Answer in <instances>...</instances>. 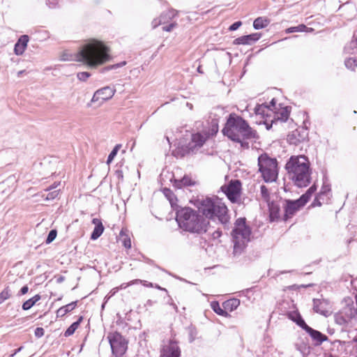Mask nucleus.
<instances>
[{"mask_svg":"<svg viewBox=\"0 0 357 357\" xmlns=\"http://www.w3.org/2000/svg\"><path fill=\"white\" fill-rule=\"evenodd\" d=\"M110 59L109 48L101 41L91 39L81 46L75 55V60L96 68Z\"/></svg>","mask_w":357,"mask_h":357,"instance_id":"obj_1","label":"nucleus"},{"mask_svg":"<svg viewBox=\"0 0 357 357\" xmlns=\"http://www.w3.org/2000/svg\"><path fill=\"white\" fill-rule=\"evenodd\" d=\"M222 133L231 140L240 143L242 147L247 149L249 145L244 140L255 138L256 135L255 131L252 129L248 122L235 114H229L222 129Z\"/></svg>","mask_w":357,"mask_h":357,"instance_id":"obj_2","label":"nucleus"},{"mask_svg":"<svg viewBox=\"0 0 357 357\" xmlns=\"http://www.w3.org/2000/svg\"><path fill=\"white\" fill-rule=\"evenodd\" d=\"M176 220L181 229L192 234H204L209 225L208 220L190 207L178 210Z\"/></svg>","mask_w":357,"mask_h":357,"instance_id":"obj_3","label":"nucleus"},{"mask_svg":"<svg viewBox=\"0 0 357 357\" xmlns=\"http://www.w3.org/2000/svg\"><path fill=\"white\" fill-rule=\"evenodd\" d=\"M285 168L289 178L298 187H306L310 184V162L305 155H292L287 161Z\"/></svg>","mask_w":357,"mask_h":357,"instance_id":"obj_4","label":"nucleus"},{"mask_svg":"<svg viewBox=\"0 0 357 357\" xmlns=\"http://www.w3.org/2000/svg\"><path fill=\"white\" fill-rule=\"evenodd\" d=\"M251 229L246 225L245 218H238L231 231L232 241L234 243V255H241L250 241Z\"/></svg>","mask_w":357,"mask_h":357,"instance_id":"obj_5","label":"nucleus"},{"mask_svg":"<svg viewBox=\"0 0 357 357\" xmlns=\"http://www.w3.org/2000/svg\"><path fill=\"white\" fill-rule=\"evenodd\" d=\"M259 170L265 182L275 181L278 175V161L271 158L267 154H261L258 158Z\"/></svg>","mask_w":357,"mask_h":357,"instance_id":"obj_6","label":"nucleus"},{"mask_svg":"<svg viewBox=\"0 0 357 357\" xmlns=\"http://www.w3.org/2000/svg\"><path fill=\"white\" fill-rule=\"evenodd\" d=\"M107 339L113 354L116 357H121L126 351L128 342L118 332L109 333Z\"/></svg>","mask_w":357,"mask_h":357,"instance_id":"obj_7","label":"nucleus"},{"mask_svg":"<svg viewBox=\"0 0 357 357\" xmlns=\"http://www.w3.org/2000/svg\"><path fill=\"white\" fill-rule=\"evenodd\" d=\"M215 206L219 210H222V206L218 205V197H206L199 202L198 206L199 212L206 220L207 218L213 220L215 213H213V208Z\"/></svg>","mask_w":357,"mask_h":357,"instance_id":"obj_8","label":"nucleus"},{"mask_svg":"<svg viewBox=\"0 0 357 357\" xmlns=\"http://www.w3.org/2000/svg\"><path fill=\"white\" fill-rule=\"evenodd\" d=\"M241 189V183L238 180L231 181L228 185H224L221 187L222 191L232 203L237 202L240 196Z\"/></svg>","mask_w":357,"mask_h":357,"instance_id":"obj_9","label":"nucleus"},{"mask_svg":"<svg viewBox=\"0 0 357 357\" xmlns=\"http://www.w3.org/2000/svg\"><path fill=\"white\" fill-rule=\"evenodd\" d=\"M305 205V203L301 198L296 200L286 199L283 206L284 211V220L287 221L289 218H292Z\"/></svg>","mask_w":357,"mask_h":357,"instance_id":"obj_10","label":"nucleus"},{"mask_svg":"<svg viewBox=\"0 0 357 357\" xmlns=\"http://www.w3.org/2000/svg\"><path fill=\"white\" fill-rule=\"evenodd\" d=\"M308 132L306 128L302 127L293 130L287 135V142L289 144L298 146L307 140Z\"/></svg>","mask_w":357,"mask_h":357,"instance_id":"obj_11","label":"nucleus"},{"mask_svg":"<svg viewBox=\"0 0 357 357\" xmlns=\"http://www.w3.org/2000/svg\"><path fill=\"white\" fill-rule=\"evenodd\" d=\"M275 100L273 98L270 102V105L263 103L261 105H257L255 108V114L256 116H259L262 119H265L267 121V117L271 116L273 114L274 110H276Z\"/></svg>","mask_w":357,"mask_h":357,"instance_id":"obj_12","label":"nucleus"},{"mask_svg":"<svg viewBox=\"0 0 357 357\" xmlns=\"http://www.w3.org/2000/svg\"><path fill=\"white\" fill-rule=\"evenodd\" d=\"M115 92H116L115 89L108 86H105L102 89L97 90L94 93L91 102H96L100 100H101L102 101L109 100L114 96Z\"/></svg>","mask_w":357,"mask_h":357,"instance_id":"obj_13","label":"nucleus"},{"mask_svg":"<svg viewBox=\"0 0 357 357\" xmlns=\"http://www.w3.org/2000/svg\"><path fill=\"white\" fill-rule=\"evenodd\" d=\"M181 349L178 344L174 341H169L167 344L163 346L160 351V357H180Z\"/></svg>","mask_w":357,"mask_h":357,"instance_id":"obj_14","label":"nucleus"},{"mask_svg":"<svg viewBox=\"0 0 357 357\" xmlns=\"http://www.w3.org/2000/svg\"><path fill=\"white\" fill-rule=\"evenodd\" d=\"M218 205L222 206V210H219L216 206L213 208V213H215L214 219L217 218L220 222L226 226L229 222V215L228 214V209L224 202L218 198Z\"/></svg>","mask_w":357,"mask_h":357,"instance_id":"obj_15","label":"nucleus"},{"mask_svg":"<svg viewBox=\"0 0 357 357\" xmlns=\"http://www.w3.org/2000/svg\"><path fill=\"white\" fill-rule=\"evenodd\" d=\"M206 140V137L203 135L200 132L192 134L191 136V140L187 146L188 152H196L199 149H200L204 145Z\"/></svg>","mask_w":357,"mask_h":357,"instance_id":"obj_16","label":"nucleus"},{"mask_svg":"<svg viewBox=\"0 0 357 357\" xmlns=\"http://www.w3.org/2000/svg\"><path fill=\"white\" fill-rule=\"evenodd\" d=\"M311 337L313 341L315 342V345H320L324 342L328 340V337L324 334L321 333L319 331L314 330L309 326L305 327L304 330Z\"/></svg>","mask_w":357,"mask_h":357,"instance_id":"obj_17","label":"nucleus"},{"mask_svg":"<svg viewBox=\"0 0 357 357\" xmlns=\"http://www.w3.org/2000/svg\"><path fill=\"white\" fill-rule=\"evenodd\" d=\"M261 35L259 33H254L250 35L243 36L234 40V45H252L257 41Z\"/></svg>","mask_w":357,"mask_h":357,"instance_id":"obj_18","label":"nucleus"},{"mask_svg":"<svg viewBox=\"0 0 357 357\" xmlns=\"http://www.w3.org/2000/svg\"><path fill=\"white\" fill-rule=\"evenodd\" d=\"M328 302L325 299H313V310L314 312L319 313L324 316H328V310L327 307Z\"/></svg>","mask_w":357,"mask_h":357,"instance_id":"obj_19","label":"nucleus"},{"mask_svg":"<svg viewBox=\"0 0 357 357\" xmlns=\"http://www.w3.org/2000/svg\"><path fill=\"white\" fill-rule=\"evenodd\" d=\"M29 40V38L27 35H22L20 37L14 47V52L16 55H22L24 52Z\"/></svg>","mask_w":357,"mask_h":357,"instance_id":"obj_20","label":"nucleus"},{"mask_svg":"<svg viewBox=\"0 0 357 357\" xmlns=\"http://www.w3.org/2000/svg\"><path fill=\"white\" fill-rule=\"evenodd\" d=\"M92 223L95 225V227L91 235V239L96 240L102 235L105 228L100 219L93 218Z\"/></svg>","mask_w":357,"mask_h":357,"instance_id":"obj_21","label":"nucleus"},{"mask_svg":"<svg viewBox=\"0 0 357 357\" xmlns=\"http://www.w3.org/2000/svg\"><path fill=\"white\" fill-rule=\"evenodd\" d=\"M288 317L302 329L305 330V327L307 326L299 312L296 311L291 312L289 313Z\"/></svg>","mask_w":357,"mask_h":357,"instance_id":"obj_22","label":"nucleus"},{"mask_svg":"<svg viewBox=\"0 0 357 357\" xmlns=\"http://www.w3.org/2000/svg\"><path fill=\"white\" fill-rule=\"evenodd\" d=\"M194 184L191 178L185 175L181 179H174V186L177 188H181L184 186H190Z\"/></svg>","mask_w":357,"mask_h":357,"instance_id":"obj_23","label":"nucleus"},{"mask_svg":"<svg viewBox=\"0 0 357 357\" xmlns=\"http://www.w3.org/2000/svg\"><path fill=\"white\" fill-rule=\"evenodd\" d=\"M58 185H59V183L58 184L54 183V185H52L50 186L49 188H47V189H45V192H48V191H50V192L48 193H47L46 195L43 194L41 195L42 197H43L47 201H50V200L54 199L59 195V190H53L55 189Z\"/></svg>","mask_w":357,"mask_h":357,"instance_id":"obj_24","label":"nucleus"},{"mask_svg":"<svg viewBox=\"0 0 357 357\" xmlns=\"http://www.w3.org/2000/svg\"><path fill=\"white\" fill-rule=\"evenodd\" d=\"M273 113L275 114V120H279L282 122H285L287 121L289 116L290 111L287 107H285L282 108L280 112H275V110H274Z\"/></svg>","mask_w":357,"mask_h":357,"instance_id":"obj_25","label":"nucleus"},{"mask_svg":"<svg viewBox=\"0 0 357 357\" xmlns=\"http://www.w3.org/2000/svg\"><path fill=\"white\" fill-rule=\"evenodd\" d=\"M167 15H168V18H172L174 17V11H169L166 14H162L159 19H154L151 23L153 29H155L160 24L165 23L167 20Z\"/></svg>","mask_w":357,"mask_h":357,"instance_id":"obj_26","label":"nucleus"},{"mask_svg":"<svg viewBox=\"0 0 357 357\" xmlns=\"http://www.w3.org/2000/svg\"><path fill=\"white\" fill-rule=\"evenodd\" d=\"M351 319V317L344 314L343 312H340L334 315L335 322L340 326H344L347 324L348 321Z\"/></svg>","mask_w":357,"mask_h":357,"instance_id":"obj_27","label":"nucleus"},{"mask_svg":"<svg viewBox=\"0 0 357 357\" xmlns=\"http://www.w3.org/2000/svg\"><path fill=\"white\" fill-rule=\"evenodd\" d=\"M240 305V300L238 298L229 299L223 303V307L226 312L228 310L232 312L236 310Z\"/></svg>","mask_w":357,"mask_h":357,"instance_id":"obj_28","label":"nucleus"},{"mask_svg":"<svg viewBox=\"0 0 357 357\" xmlns=\"http://www.w3.org/2000/svg\"><path fill=\"white\" fill-rule=\"evenodd\" d=\"M77 305V302H72L69 304H67L61 307H60L57 311H56V316L59 317H63L64 315H66L68 312H71L73 310L75 309V307H76Z\"/></svg>","mask_w":357,"mask_h":357,"instance_id":"obj_29","label":"nucleus"},{"mask_svg":"<svg viewBox=\"0 0 357 357\" xmlns=\"http://www.w3.org/2000/svg\"><path fill=\"white\" fill-rule=\"evenodd\" d=\"M270 23V20L266 17H259L254 20L253 27L259 30L266 27Z\"/></svg>","mask_w":357,"mask_h":357,"instance_id":"obj_30","label":"nucleus"},{"mask_svg":"<svg viewBox=\"0 0 357 357\" xmlns=\"http://www.w3.org/2000/svg\"><path fill=\"white\" fill-rule=\"evenodd\" d=\"M40 296L39 294L35 295L33 297L26 301L22 304V309L24 310H28L31 309L38 301L40 300Z\"/></svg>","mask_w":357,"mask_h":357,"instance_id":"obj_31","label":"nucleus"},{"mask_svg":"<svg viewBox=\"0 0 357 357\" xmlns=\"http://www.w3.org/2000/svg\"><path fill=\"white\" fill-rule=\"evenodd\" d=\"M82 319H83V317H80L76 321L73 323L65 331L64 335L66 337L72 335L75 333V331L77 329V328L79 327Z\"/></svg>","mask_w":357,"mask_h":357,"instance_id":"obj_32","label":"nucleus"},{"mask_svg":"<svg viewBox=\"0 0 357 357\" xmlns=\"http://www.w3.org/2000/svg\"><path fill=\"white\" fill-rule=\"evenodd\" d=\"M344 52L347 54H354L357 52V38L351 40L345 47Z\"/></svg>","mask_w":357,"mask_h":357,"instance_id":"obj_33","label":"nucleus"},{"mask_svg":"<svg viewBox=\"0 0 357 357\" xmlns=\"http://www.w3.org/2000/svg\"><path fill=\"white\" fill-rule=\"evenodd\" d=\"M213 310L219 315L227 317L228 313L225 309H222L218 301H213L211 304Z\"/></svg>","mask_w":357,"mask_h":357,"instance_id":"obj_34","label":"nucleus"},{"mask_svg":"<svg viewBox=\"0 0 357 357\" xmlns=\"http://www.w3.org/2000/svg\"><path fill=\"white\" fill-rule=\"evenodd\" d=\"M317 187L315 185H312L305 194L301 196V199L306 204L310 199L312 195L316 191Z\"/></svg>","mask_w":357,"mask_h":357,"instance_id":"obj_35","label":"nucleus"},{"mask_svg":"<svg viewBox=\"0 0 357 357\" xmlns=\"http://www.w3.org/2000/svg\"><path fill=\"white\" fill-rule=\"evenodd\" d=\"M306 26L304 24H300L297 26H291L286 29V33H291L294 32H303L306 29Z\"/></svg>","mask_w":357,"mask_h":357,"instance_id":"obj_36","label":"nucleus"},{"mask_svg":"<svg viewBox=\"0 0 357 357\" xmlns=\"http://www.w3.org/2000/svg\"><path fill=\"white\" fill-rule=\"evenodd\" d=\"M344 64L348 69L354 70L357 67V61L354 58H349L345 60Z\"/></svg>","mask_w":357,"mask_h":357,"instance_id":"obj_37","label":"nucleus"},{"mask_svg":"<svg viewBox=\"0 0 357 357\" xmlns=\"http://www.w3.org/2000/svg\"><path fill=\"white\" fill-rule=\"evenodd\" d=\"M120 147H121V144H116L114 146L113 150L110 152V153L108 155L107 160V164H109L110 162H112V161L113 160L114 157L116 155Z\"/></svg>","mask_w":357,"mask_h":357,"instance_id":"obj_38","label":"nucleus"},{"mask_svg":"<svg viewBox=\"0 0 357 357\" xmlns=\"http://www.w3.org/2000/svg\"><path fill=\"white\" fill-rule=\"evenodd\" d=\"M197 331L196 328L193 326H190L188 328V335H189V342H192L197 337Z\"/></svg>","mask_w":357,"mask_h":357,"instance_id":"obj_39","label":"nucleus"},{"mask_svg":"<svg viewBox=\"0 0 357 357\" xmlns=\"http://www.w3.org/2000/svg\"><path fill=\"white\" fill-rule=\"evenodd\" d=\"M10 297V290L8 288L4 289L0 293V304Z\"/></svg>","mask_w":357,"mask_h":357,"instance_id":"obj_40","label":"nucleus"},{"mask_svg":"<svg viewBox=\"0 0 357 357\" xmlns=\"http://www.w3.org/2000/svg\"><path fill=\"white\" fill-rule=\"evenodd\" d=\"M331 191V186L328 184L324 183L321 191L319 194V199H321L322 196L326 195Z\"/></svg>","mask_w":357,"mask_h":357,"instance_id":"obj_41","label":"nucleus"},{"mask_svg":"<svg viewBox=\"0 0 357 357\" xmlns=\"http://www.w3.org/2000/svg\"><path fill=\"white\" fill-rule=\"evenodd\" d=\"M260 192H261V195L262 198L264 200L268 201L269 199V197H270L269 192H268V188L264 185H261Z\"/></svg>","mask_w":357,"mask_h":357,"instance_id":"obj_42","label":"nucleus"},{"mask_svg":"<svg viewBox=\"0 0 357 357\" xmlns=\"http://www.w3.org/2000/svg\"><path fill=\"white\" fill-rule=\"evenodd\" d=\"M56 235H57L56 230L52 229L47 235V237L45 241L46 243L49 244V243H52L56 238Z\"/></svg>","mask_w":357,"mask_h":357,"instance_id":"obj_43","label":"nucleus"},{"mask_svg":"<svg viewBox=\"0 0 357 357\" xmlns=\"http://www.w3.org/2000/svg\"><path fill=\"white\" fill-rule=\"evenodd\" d=\"M91 76L89 72H80L77 74V77L82 82H86L87 79Z\"/></svg>","mask_w":357,"mask_h":357,"instance_id":"obj_44","label":"nucleus"},{"mask_svg":"<svg viewBox=\"0 0 357 357\" xmlns=\"http://www.w3.org/2000/svg\"><path fill=\"white\" fill-rule=\"evenodd\" d=\"M126 64V61H123V62L114 64V65H111V66H107V67L104 68L102 69V72L110 70H113V69H116L118 68H120V67H122V66H125Z\"/></svg>","mask_w":357,"mask_h":357,"instance_id":"obj_45","label":"nucleus"},{"mask_svg":"<svg viewBox=\"0 0 357 357\" xmlns=\"http://www.w3.org/2000/svg\"><path fill=\"white\" fill-rule=\"evenodd\" d=\"M45 331L41 327H38L35 329L34 335L36 337L40 338L44 335Z\"/></svg>","mask_w":357,"mask_h":357,"instance_id":"obj_46","label":"nucleus"},{"mask_svg":"<svg viewBox=\"0 0 357 357\" xmlns=\"http://www.w3.org/2000/svg\"><path fill=\"white\" fill-rule=\"evenodd\" d=\"M242 24V22L241 21H237L233 23L229 28V31H236L237 30Z\"/></svg>","mask_w":357,"mask_h":357,"instance_id":"obj_47","label":"nucleus"},{"mask_svg":"<svg viewBox=\"0 0 357 357\" xmlns=\"http://www.w3.org/2000/svg\"><path fill=\"white\" fill-rule=\"evenodd\" d=\"M46 4L50 8H56L58 5V0H46Z\"/></svg>","mask_w":357,"mask_h":357,"instance_id":"obj_48","label":"nucleus"},{"mask_svg":"<svg viewBox=\"0 0 357 357\" xmlns=\"http://www.w3.org/2000/svg\"><path fill=\"white\" fill-rule=\"evenodd\" d=\"M177 24L176 23H171L167 26H165L162 27V30L165 31L169 32L171 31Z\"/></svg>","mask_w":357,"mask_h":357,"instance_id":"obj_49","label":"nucleus"},{"mask_svg":"<svg viewBox=\"0 0 357 357\" xmlns=\"http://www.w3.org/2000/svg\"><path fill=\"white\" fill-rule=\"evenodd\" d=\"M123 245L126 248H131V241L129 238L127 236L124 238L123 239Z\"/></svg>","mask_w":357,"mask_h":357,"instance_id":"obj_50","label":"nucleus"},{"mask_svg":"<svg viewBox=\"0 0 357 357\" xmlns=\"http://www.w3.org/2000/svg\"><path fill=\"white\" fill-rule=\"evenodd\" d=\"M222 235V231H220L219 229L215 231L214 232H213L212 234V236L214 239H216V238H218L221 236Z\"/></svg>","mask_w":357,"mask_h":357,"instance_id":"obj_51","label":"nucleus"},{"mask_svg":"<svg viewBox=\"0 0 357 357\" xmlns=\"http://www.w3.org/2000/svg\"><path fill=\"white\" fill-rule=\"evenodd\" d=\"M29 291V287L27 285L22 287L20 291L19 295H24Z\"/></svg>","mask_w":357,"mask_h":357,"instance_id":"obj_52","label":"nucleus"},{"mask_svg":"<svg viewBox=\"0 0 357 357\" xmlns=\"http://www.w3.org/2000/svg\"><path fill=\"white\" fill-rule=\"evenodd\" d=\"M164 194L171 201V195H172V191L169 189L165 188Z\"/></svg>","mask_w":357,"mask_h":357,"instance_id":"obj_53","label":"nucleus"},{"mask_svg":"<svg viewBox=\"0 0 357 357\" xmlns=\"http://www.w3.org/2000/svg\"><path fill=\"white\" fill-rule=\"evenodd\" d=\"M141 284L142 285H144V287H153V284L151 283V282H149L146 280H142L141 281Z\"/></svg>","mask_w":357,"mask_h":357,"instance_id":"obj_54","label":"nucleus"},{"mask_svg":"<svg viewBox=\"0 0 357 357\" xmlns=\"http://www.w3.org/2000/svg\"><path fill=\"white\" fill-rule=\"evenodd\" d=\"M115 174L116 176H117V178L119 179H122L123 178V172L121 170H116L115 172Z\"/></svg>","mask_w":357,"mask_h":357,"instance_id":"obj_55","label":"nucleus"},{"mask_svg":"<svg viewBox=\"0 0 357 357\" xmlns=\"http://www.w3.org/2000/svg\"><path fill=\"white\" fill-rule=\"evenodd\" d=\"M141 281H142V280H140V279H135V280H133L130 281L129 282V284L130 286V285L138 284V283L141 284Z\"/></svg>","mask_w":357,"mask_h":357,"instance_id":"obj_56","label":"nucleus"},{"mask_svg":"<svg viewBox=\"0 0 357 357\" xmlns=\"http://www.w3.org/2000/svg\"><path fill=\"white\" fill-rule=\"evenodd\" d=\"M153 287H155V289H158L159 290L167 292V290L165 288L161 287L160 285H158L157 284H153Z\"/></svg>","mask_w":357,"mask_h":357,"instance_id":"obj_57","label":"nucleus"},{"mask_svg":"<svg viewBox=\"0 0 357 357\" xmlns=\"http://www.w3.org/2000/svg\"><path fill=\"white\" fill-rule=\"evenodd\" d=\"M129 286H130L129 282H128V283L121 284L119 287V289H123L127 288Z\"/></svg>","mask_w":357,"mask_h":357,"instance_id":"obj_58","label":"nucleus"},{"mask_svg":"<svg viewBox=\"0 0 357 357\" xmlns=\"http://www.w3.org/2000/svg\"><path fill=\"white\" fill-rule=\"evenodd\" d=\"M119 290V287H115L112 289L110 291L111 296H114Z\"/></svg>","mask_w":357,"mask_h":357,"instance_id":"obj_59","label":"nucleus"},{"mask_svg":"<svg viewBox=\"0 0 357 357\" xmlns=\"http://www.w3.org/2000/svg\"><path fill=\"white\" fill-rule=\"evenodd\" d=\"M314 206V205H317V206H321V203L319 202V199L318 198H316L315 200L314 201L313 204H312Z\"/></svg>","mask_w":357,"mask_h":357,"instance_id":"obj_60","label":"nucleus"},{"mask_svg":"<svg viewBox=\"0 0 357 357\" xmlns=\"http://www.w3.org/2000/svg\"><path fill=\"white\" fill-rule=\"evenodd\" d=\"M24 73H25V70H20V71H18V72H17V77H22V75Z\"/></svg>","mask_w":357,"mask_h":357,"instance_id":"obj_61","label":"nucleus"},{"mask_svg":"<svg viewBox=\"0 0 357 357\" xmlns=\"http://www.w3.org/2000/svg\"><path fill=\"white\" fill-rule=\"evenodd\" d=\"M63 280H64L63 277L61 276V277H59V278L57 279V282H63Z\"/></svg>","mask_w":357,"mask_h":357,"instance_id":"obj_62","label":"nucleus"},{"mask_svg":"<svg viewBox=\"0 0 357 357\" xmlns=\"http://www.w3.org/2000/svg\"><path fill=\"white\" fill-rule=\"evenodd\" d=\"M22 349V347H21L18 348L17 349H16V350L15 351V352H14V354H16L17 352H19L20 351H21V349Z\"/></svg>","mask_w":357,"mask_h":357,"instance_id":"obj_63","label":"nucleus"},{"mask_svg":"<svg viewBox=\"0 0 357 357\" xmlns=\"http://www.w3.org/2000/svg\"><path fill=\"white\" fill-rule=\"evenodd\" d=\"M187 105L188 106V107H190V109H192V104L187 103Z\"/></svg>","mask_w":357,"mask_h":357,"instance_id":"obj_64","label":"nucleus"}]
</instances>
